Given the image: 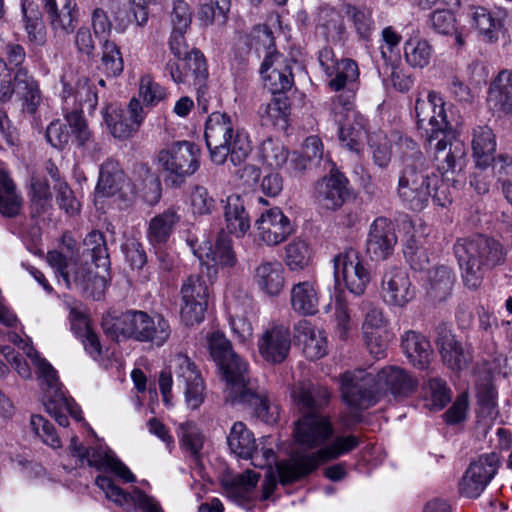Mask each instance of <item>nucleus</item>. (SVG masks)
Returning a JSON list of instances; mask_svg holds the SVG:
<instances>
[{
	"instance_id": "1",
	"label": "nucleus",
	"mask_w": 512,
	"mask_h": 512,
	"mask_svg": "<svg viewBox=\"0 0 512 512\" xmlns=\"http://www.w3.org/2000/svg\"><path fill=\"white\" fill-rule=\"evenodd\" d=\"M343 400L352 408L367 409L381 394L391 393L395 398H407L418 388V380L402 367L391 365L376 375L364 369L346 371L341 375Z\"/></svg>"
},
{
	"instance_id": "2",
	"label": "nucleus",
	"mask_w": 512,
	"mask_h": 512,
	"mask_svg": "<svg viewBox=\"0 0 512 512\" xmlns=\"http://www.w3.org/2000/svg\"><path fill=\"white\" fill-rule=\"evenodd\" d=\"M453 249L462 269L464 284L473 290L481 285L486 271L504 264L506 260L503 245L483 234L458 239Z\"/></svg>"
},
{
	"instance_id": "3",
	"label": "nucleus",
	"mask_w": 512,
	"mask_h": 512,
	"mask_svg": "<svg viewBox=\"0 0 512 512\" xmlns=\"http://www.w3.org/2000/svg\"><path fill=\"white\" fill-rule=\"evenodd\" d=\"M330 393L322 386H301L297 400L303 417L294 430L296 442L306 448L325 444L333 435V427L324 408L328 405Z\"/></svg>"
},
{
	"instance_id": "4",
	"label": "nucleus",
	"mask_w": 512,
	"mask_h": 512,
	"mask_svg": "<svg viewBox=\"0 0 512 512\" xmlns=\"http://www.w3.org/2000/svg\"><path fill=\"white\" fill-rule=\"evenodd\" d=\"M318 61L328 77V87L335 92L330 103V115L336 120L341 115L352 112L356 92L359 87V68L350 58L338 59L331 47H323L318 53Z\"/></svg>"
},
{
	"instance_id": "5",
	"label": "nucleus",
	"mask_w": 512,
	"mask_h": 512,
	"mask_svg": "<svg viewBox=\"0 0 512 512\" xmlns=\"http://www.w3.org/2000/svg\"><path fill=\"white\" fill-rule=\"evenodd\" d=\"M205 141L210 151L211 160L220 165L228 155L234 164H240L252 151L247 133L234 131L231 117L226 113H211L205 125Z\"/></svg>"
},
{
	"instance_id": "6",
	"label": "nucleus",
	"mask_w": 512,
	"mask_h": 512,
	"mask_svg": "<svg viewBox=\"0 0 512 512\" xmlns=\"http://www.w3.org/2000/svg\"><path fill=\"white\" fill-rule=\"evenodd\" d=\"M104 333L113 340L120 337L141 342H152L162 346L169 338L171 329L162 316L150 317L143 311L130 310L119 317H105L102 320Z\"/></svg>"
},
{
	"instance_id": "7",
	"label": "nucleus",
	"mask_w": 512,
	"mask_h": 512,
	"mask_svg": "<svg viewBox=\"0 0 512 512\" xmlns=\"http://www.w3.org/2000/svg\"><path fill=\"white\" fill-rule=\"evenodd\" d=\"M359 445L354 435L337 437L334 441L310 454L295 453L290 461L276 464L277 473L282 484L295 482L316 470L320 465L335 460Z\"/></svg>"
},
{
	"instance_id": "8",
	"label": "nucleus",
	"mask_w": 512,
	"mask_h": 512,
	"mask_svg": "<svg viewBox=\"0 0 512 512\" xmlns=\"http://www.w3.org/2000/svg\"><path fill=\"white\" fill-rule=\"evenodd\" d=\"M439 183V175L427 171V166H421L419 160L416 165L407 163L399 171L396 193L407 208L421 211L427 207L432 195V186Z\"/></svg>"
},
{
	"instance_id": "9",
	"label": "nucleus",
	"mask_w": 512,
	"mask_h": 512,
	"mask_svg": "<svg viewBox=\"0 0 512 512\" xmlns=\"http://www.w3.org/2000/svg\"><path fill=\"white\" fill-rule=\"evenodd\" d=\"M258 41L263 42L266 54L259 73L263 80V86L272 95H284L294 84V77L288 60L279 53L274 44L273 31L267 26L258 25Z\"/></svg>"
},
{
	"instance_id": "10",
	"label": "nucleus",
	"mask_w": 512,
	"mask_h": 512,
	"mask_svg": "<svg viewBox=\"0 0 512 512\" xmlns=\"http://www.w3.org/2000/svg\"><path fill=\"white\" fill-rule=\"evenodd\" d=\"M49 265L62 277L68 288L82 291L86 296L99 300L106 289V278L98 275L87 264H78L58 251L47 254Z\"/></svg>"
},
{
	"instance_id": "11",
	"label": "nucleus",
	"mask_w": 512,
	"mask_h": 512,
	"mask_svg": "<svg viewBox=\"0 0 512 512\" xmlns=\"http://www.w3.org/2000/svg\"><path fill=\"white\" fill-rule=\"evenodd\" d=\"M158 164L166 174V180L181 185L200 166V149L190 141H176L159 151Z\"/></svg>"
},
{
	"instance_id": "12",
	"label": "nucleus",
	"mask_w": 512,
	"mask_h": 512,
	"mask_svg": "<svg viewBox=\"0 0 512 512\" xmlns=\"http://www.w3.org/2000/svg\"><path fill=\"white\" fill-rule=\"evenodd\" d=\"M166 71L176 84L193 86L197 90L198 105L203 112L208 110L209 96L206 88L208 71L203 54L196 49L178 61H169Z\"/></svg>"
},
{
	"instance_id": "13",
	"label": "nucleus",
	"mask_w": 512,
	"mask_h": 512,
	"mask_svg": "<svg viewBox=\"0 0 512 512\" xmlns=\"http://www.w3.org/2000/svg\"><path fill=\"white\" fill-rule=\"evenodd\" d=\"M444 106L442 96L436 91H429L426 99L418 97L415 101L417 127L425 130L426 141L431 147L443 131L453 127L447 120Z\"/></svg>"
},
{
	"instance_id": "14",
	"label": "nucleus",
	"mask_w": 512,
	"mask_h": 512,
	"mask_svg": "<svg viewBox=\"0 0 512 512\" xmlns=\"http://www.w3.org/2000/svg\"><path fill=\"white\" fill-rule=\"evenodd\" d=\"M429 149L433 150L434 160L442 173L461 172L466 166V147L452 128L438 136Z\"/></svg>"
},
{
	"instance_id": "15",
	"label": "nucleus",
	"mask_w": 512,
	"mask_h": 512,
	"mask_svg": "<svg viewBox=\"0 0 512 512\" xmlns=\"http://www.w3.org/2000/svg\"><path fill=\"white\" fill-rule=\"evenodd\" d=\"M334 276L336 282L342 280L354 295H362L370 282V273L365 268L359 253L347 249L334 258Z\"/></svg>"
},
{
	"instance_id": "16",
	"label": "nucleus",
	"mask_w": 512,
	"mask_h": 512,
	"mask_svg": "<svg viewBox=\"0 0 512 512\" xmlns=\"http://www.w3.org/2000/svg\"><path fill=\"white\" fill-rule=\"evenodd\" d=\"M226 382V398L232 403L251 401L253 393L248 388V364L237 353L216 363Z\"/></svg>"
},
{
	"instance_id": "17",
	"label": "nucleus",
	"mask_w": 512,
	"mask_h": 512,
	"mask_svg": "<svg viewBox=\"0 0 512 512\" xmlns=\"http://www.w3.org/2000/svg\"><path fill=\"white\" fill-rule=\"evenodd\" d=\"M209 288L200 276L191 275L181 287V318L186 325L200 323L208 306Z\"/></svg>"
},
{
	"instance_id": "18",
	"label": "nucleus",
	"mask_w": 512,
	"mask_h": 512,
	"mask_svg": "<svg viewBox=\"0 0 512 512\" xmlns=\"http://www.w3.org/2000/svg\"><path fill=\"white\" fill-rule=\"evenodd\" d=\"M381 295L385 303L397 307L406 306L415 297V291L404 268L387 267L382 277Z\"/></svg>"
},
{
	"instance_id": "19",
	"label": "nucleus",
	"mask_w": 512,
	"mask_h": 512,
	"mask_svg": "<svg viewBox=\"0 0 512 512\" xmlns=\"http://www.w3.org/2000/svg\"><path fill=\"white\" fill-rule=\"evenodd\" d=\"M43 11L52 31L61 36L72 34L79 21L75 0H41Z\"/></svg>"
},
{
	"instance_id": "20",
	"label": "nucleus",
	"mask_w": 512,
	"mask_h": 512,
	"mask_svg": "<svg viewBox=\"0 0 512 512\" xmlns=\"http://www.w3.org/2000/svg\"><path fill=\"white\" fill-rule=\"evenodd\" d=\"M397 243L395 228L391 220L385 217L376 218L370 226L366 241V249L372 259H387L394 251Z\"/></svg>"
},
{
	"instance_id": "21",
	"label": "nucleus",
	"mask_w": 512,
	"mask_h": 512,
	"mask_svg": "<svg viewBox=\"0 0 512 512\" xmlns=\"http://www.w3.org/2000/svg\"><path fill=\"white\" fill-rule=\"evenodd\" d=\"M292 230L290 220L278 207L266 209L258 218V239L267 245L283 242Z\"/></svg>"
},
{
	"instance_id": "22",
	"label": "nucleus",
	"mask_w": 512,
	"mask_h": 512,
	"mask_svg": "<svg viewBox=\"0 0 512 512\" xmlns=\"http://www.w3.org/2000/svg\"><path fill=\"white\" fill-rule=\"evenodd\" d=\"M489 109L499 117L512 116V71L503 69L491 80L487 91Z\"/></svg>"
},
{
	"instance_id": "23",
	"label": "nucleus",
	"mask_w": 512,
	"mask_h": 512,
	"mask_svg": "<svg viewBox=\"0 0 512 512\" xmlns=\"http://www.w3.org/2000/svg\"><path fill=\"white\" fill-rule=\"evenodd\" d=\"M347 185V178L339 171L332 170L329 176L316 183L315 198L324 208L337 209L349 196Z\"/></svg>"
},
{
	"instance_id": "24",
	"label": "nucleus",
	"mask_w": 512,
	"mask_h": 512,
	"mask_svg": "<svg viewBox=\"0 0 512 512\" xmlns=\"http://www.w3.org/2000/svg\"><path fill=\"white\" fill-rule=\"evenodd\" d=\"M340 120H336L332 117L335 123L339 125V140L346 146L350 151L360 152L364 141L368 135V120L355 111V105L353 106L352 112L341 115Z\"/></svg>"
},
{
	"instance_id": "25",
	"label": "nucleus",
	"mask_w": 512,
	"mask_h": 512,
	"mask_svg": "<svg viewBox=\"0 0 512 512\" xmlns=\"http://www.w3.org/2000/svg\"><path fill=\"white\" fill-rule=\"evenodd\" d=\"M290 346L289 329L283 325H273L263 332L258 351L266 361L281 363L287 357Z\"/></svg>"
},
{
	"instance_id": "26",
	"label": "nucleus",
	"mask_w": 512,
	"mask_h": 512,
	"mask_svg": "<svg viewBox=\"0 0 512 512\" xmlns=\"http://www.w3.org/2000/svg\"><path fill=\"white\" fill-rule=\"evenodd\" d=\"M14 81L21 102V114L36 119L42 103V93L38 82L27 69L15 72Z\"/></svg>"
},
{
	"instance_id": "27",
	"label": "nucleus",
	"mask_w": 512,
	"mask_h": 512,
	"mask_svg": "<svg viewBox=\"0 0 512 512\" xmlns=\"http://www.w3.org/2000/svg\"><path fill=\"white\" fill-rule=\"evenodd\" d=\"M194 253L205 265L231 267L236 262L231 239L224 232L219 233L214 245L204 241Z\"/></svg>"
},
{
	"instance_id": "28",
	"label": "nucleus",
	"mask_w": 512,
	"mask_h": 512,
	"mask_svg": "<svg viewBox=\"0 0 512 512\" xmlns=\"http://www.w3.org/2000/svg\"><path fill=\"white\" fill-rule=\"evenodd\" d=\"M63 88V110L65 113L78 110L82 114L84 108L92 112L97 106L98 95L95 87L90 84L88 79H80L74 92L72 87L66 82H63Z\"/></svg>"
},
{
	"instance_id": "29",
	"label": "nucleus",
	"mask_w": 512,
	"mask_h": 512,
	"mask_svg": "<svg viewBox=\"0 0 512 512\" xmlns=\"http://www.w3.org/2000/svg\"><path fill=\"white\" fill-rule=\"evenodd\" d=\"M225 492L238 505L250 510L255 506L256 474L247 469L242 474L224 483Z\"/></svg>"
},
{
	"instance_id": "30",
	"label": "nucleus",
	"mask_w": 512,
	"mask_h": 512,
	"mask_svg": "<svg viewBox=\"0 0 512 512\" xmlns=\"http://www.w3.org/2000/svg\"><path fill=\"white\" fill-rule=\"evenodd\" d=\"M315 26L323 37L330 42H343L347 36V30L340 13L332 6L321 5L317 8Z\"/></svg>"
},
{
	"instance_id": "31",
	"label": "nucleus",
	"mask_w": 512,
	"mask_h": 512,
	"mask_svg": "<svg viewBox=\"0 0 512 512\" xmlns=\"http://www.w3.org/2000/svg\"><path fill=\"white\" fill-rule=\"evenodd\" d=\"M181 220V215L178 209L169 207L163 212L152 217L148 223L146 232L147 239L153 246L165 244L178 223Z\"/></svg>"
},
{
	"instance_id": "32",
	"label": "nucleus",
	"mask_w": 512,
	"mask_h": 512,
	"mask_svg": "<svg viewBox=\"0 0 512 512\" xmlns=\"http://www.w3.org/2000/svg\"><path fill=\"white\" fill-rule=\"evenodd\" d=\"M472 153L477 167L489 168L496 151V137L487 126H477L472 131Z\"/></svg>"
},
{
	"instance_id": "33",
	"label": "nucleus",
	"mask_w": 512,
	"mask_h": 512,
	"mask_svg": "<svg viewBox=\"0 0 512 512\" xmlns=\"http://www.w3.org/2000/svg\"><path fill=\"white\" fill-rule=\"evenodd\" d=\"M401 346L414 367L422 370L428 368L432 350L425 336L415 331H408L402 337Z\"/></svg>"
},
{
	"instance_id": "34",
	"label": "nucleus",
	"mask_w": 512,
	"mask_h": 512,
	"mask_svg": "<svg viewBox=\"0 0 512 512\" xmlns=\"http://www.w3.org/2000/svg\"><path fill=\"white\" fill-rule=\"evenodd\" d=\"M22 20L28 41L36 46L46 42L47 31L38 5L32 0L22 1Z\"/></svg>"
},
{
	"instance_id": "35",
	"label": "nucleus",
	"mask_w": 512,
	"mask_h": 512,
	"mask_svg": "<svg viewBox=\"0 0 512 512\" xmlns=\"http://www.w3.org/2000/svg\"><path fill=\"white\" fill-rule=\"evenodd\" d=\"M224 217L229 233L243 236L250 228V220L240 195L232 194L224 201Z\"/></svg>"
},
{
	"instance_id": "36",
	"label": "nucleus",
	"mask_w": 512,
	"mask_h": 512,
	"mask_svg": "<svg viewBox=\"0 0 512 512\" xmlns=\"http://www.w3.org/2000/svg\"><path fill=\"white\" fill-rule=\"evenodd\" d=\"M469 16L472 25L478 30L484 41L494 43L498 40L503 29V22L499 16L482 6L471 7Z\"/></svg>"
},
{
	"instance_id": "37",
	"label": "nucleus",
	"mask_w": 512,
	"mask_h": 512,
	"mask_svg": "<svg viewBox=\"0 0 512 512\" xmlns=\"http://www.w3.org/2000/svg\"><path fill=\"white\" fill-rule=\"evenodd\" d=\"M292 309L301 315H315L318 312L319 293L314 282L303 281L295 284L290 293Z\"/></svg>"
},
{
	"instance_id": "38",
	"label": "nucleus",
	"mask_w": 512,
	"mask_h": 512,
	"mask_svg": "<svg viewBox=\"0 0 512 512\" xmlns=\"http://www.w3.org/2000/svg\"><path fill=\"white\" fill-rule=\"evenodd\" d=\"M342 11L352 23V27L359 39L369 41L375 30L372 8L366 5L343 3Z\"/></svg>"
},
{
	"instance_id": "39",
	"label": "nucleus",
	"mask_w": 512,
	"mask_h": 512,
	"mask_svg": "<svg viewBox=\"0 0 512 512\" xmlns=\"http://www.w3.org/2000/svg\"><path fill=\"white\" fill-rule=\"evenodd\" d=\"M65 119L72 130L77 144L84 148L93 160H98L101 146L94 141L83 115L78 110H72L65 113Z\"/></svg>"
},
{
	"instance_id": "40",
	"label": "nucleus",
	"mask_w": 512,
	"mask_h": 512,
	"mask_svg": "<svg viewBox=\"0 0 512 512\" xmlns=\"http://www.w3.org/2000/svg\"><path fill=\"white\" fill-rule=\"evenodd\" d=\"M228 446L238 458L250 460L256 451V439L253 431L243 422H235L227 437Z\"/></svg>"
},
{
	"instance_id": "41",
	"label": "nucleus",
	"mask_w": 512,
	"mask_h": 512,
	"mask_svg": "<svg viewBox=\"0 0 512 512\" xmlns=\"http://www.w3.org/2000/svg\"><path fill=\"white\" fill-rule=\"evenodd\" d=\"M299 340L303 342V352L311 360L322 358L327 354V338L325 332L313 328L308 322L299 323Z\"/></svg>"
},
{
	"instance_id": "42",
	"label": "nucleus",
	"mask_w": 512,
	"mask_h": 512,
	"mask_svg": "<svg viewBox=\"0 0 512 512\" xmlns=\"http://www.w3.org/2000/svg\"><path fill=\"white\" fill-rule=\"evenodd\" d=\"M455 282V275L450 267L440 265L428 273L427 294L434 301H444L450 294Z\"/></svg>"
},
{
	"instance_id": "43",
	"label": "nucleus",
	"mask_w": 512,
	"mask_h": 512,
	"mask_svg": "<svg viewBox=\"0 0 512 512\" xmlns=\"http://www.w3.org/2000/svg\"><path fill=\"white\" fill-rule=\"evenodd\" d=\"M437 346L444 364L449 369L461 371L467 367L470 356L464 352L461 344L452 335L448 333L441 335L437 339Z\"/></svg>"
},
{
	"instance_id": "44",
	"label": "nucleus",
	"mask_w": 512,
	"mask_h": 512,
	"mask_svg": "<svg viewBox=\"0 0 512 512\" xmlns=\"http://www.w3.org/2000/svg\"><path fill=\"white\" fill-rule=\"evenodd\" d=\"M124 173L117 161L107 159L100 167L96 194L102 197L115 195L122 186Z\"/></svg>"
},
{
	"instance_id": "45",
	"label": "nucleus",
	"mask_w": 512,
	"mask_h": 512,
	"mask_svg": "<svg viewBox=\"0 0 512 512\" xmlns=\"http://www.w3.org/2000/svg\"><path fill=\"white\" fill-rule=\"evenodd\" d=\"M284 269L280 262H266L258 267V287L268 296H277L284 287Z\"/></svg>"
},
{
	"instance_id": "46",
	"label": "nucleus",
	"mask_w": 512,
	"mask_h": 512,
	"mask_svg": "<svg viewBox=\"0 0 512 512\" xmlns=\"http://www.w3.org/2000/svg\"><path fill=\"white\" fill-rule=\"evenodd\" d=\"M434 54L431 43L423 38H410L404 43V59L412 68L423 69L427 67Z\"/></svg>"
},
{
	"instance_id": "47",
	"label": "nucleus",
	"mask_w": 512,
	"mask_h": 512,
	"mask_svg": "<svg viewBox=\"0 0 512 512\" xmlns=\"http://www.w3.org/2000/svg\"><path fill=\"white\" fill-rule=\"evenodd\" d=\"M23 199L6 172L0 170V213L5 217L17 216L22 208Z\"/></svg>"
},
{
	"instance_id": "48",
	"label": "nucleus",
	"mask_w": 512,
	"mask_h": 512,
	"mask_svg": "<svg viewBox=\"0 0 512 512\" xmlns=\"http://www.w3.org/2000/svg\"><path fill=\"white\" fill-rule=\"evenodd\" d=\"M103 118L108 130L115 138H128L138 130L124 111L115 105L106 107Z\"/></svg>"
},
{
	"instance_id": "49",
	"label": "nucleus",
	"mask_w": 512,
	"mask_h": 512,
	"mask_svg": "<svg viewBox=\"0 0 512 512\" xmlns=\"http://www.w3.org/2000/svg\"><path fill=\"white\" fill-rule=\"evenodd\" d=\"M177 434L181 447L193 457H198L203 448L205 436L197 424L193 421L180 423L178 425Z\"/></svg>"
},
{
	"instance_id": "50",
	"label": "nucleus",
	"mask_w": 512,
	"mask_h": 512,
	"mask_svg": "<svg viewBox=\"0 0 512 512\" xmlns=\"http://www.w3.org/2000/svg\"><path fill=\"white\" fill-rule=\"evenodd\" d=\"M138 96L146 106L155 107L167 99L168 92L150 74H144L139 79Z\"/></svg>"
},
{
	"instance_id": "51",
	"label": "nucleus",
	"mask_w": 512,
	"mask_h": 512,
	"mask_svg": "<svg viewBox=\"0 0 512 512\" xmlns=\"http://www.w3.org/2000/svg\"><path fill=\"white\" fill-rule=\"evenodd\" d=\"M476 398L481 417H493L497 414V391L494 384L485 379L476 384Z\"/></svg>"
},
{
	"instance_id": "52",
	"label": "nucleus",
	"mask_w": 512,
	"mask_h": 512,
	"mask_svg": "<svg viewBox=\"0 0 512 512\" xmlns=\"http://www.w3.org/2000/svg\"><path fill=\"white\" fill-rule=\"evenodd\" d=\"M170 370L175 375L179 386L202 377L195 363L183 353H177L173 356Z\"/></svg>"
},
{
	"instance_id": "53",
	"label": "nucleus",
	"mask_w": 512,
	"mask_h": 512,
	"mask_svg": "<svg viewBox=\"0 0 512 512\" xmlns=\"http://www.w3.org/2000/svg\"><path fill=\"white\" fill-rule=\"evenodd\" d=\"M101 63L107 75L119 76L124 68L123 58L115 42L104 39L101 43Z\"/></svg>"
},
{
	"instance_id": "54",
	"label": "nucleus",
	"mask_w": 512,
	"mask_h": 512,
	"mask_svg": "<svg viewBox=\"0 0 512 512\" xmlns=\"http://www.w3.org/2000/svg\"><path fill=\"white\" fill-rule=\"evenodd\" d=\"M142 179L135 184L136 193L148 204H156L161 197V184L158 177L148 169L141 172Z\"/></svg>"
},
{
	"instance_id": "55",
	"label": "nucleus",
	"mask_w": 512,
	"mask_h": 512,
	"mask_svg": "<svg viewBox=\"0 0 512 512\" xmlns=\"http://www.w3.org/2000/svg\"><path fill=\"white\" fill-rule=\"evenodd\" d=\"M423 389L425 397L431 402L430 406L434 410H441L450 401V391L441 378H429Z\"/></svg>"
},
{
	"instance_id": "56",
	"label": "nucleus",
	"mask_w": 512,
	"mask_h": 512,
	"mask_svg": "<svg viewBox=\"0 0 512 512\" xmlns=\"http://www.w3.org/2000/svg\"><path fill=\"white\" fill-rule=\"evenodd\" d=\"M311 251L302 240H293L286 246V265L290 270H302L310 261Z\"/></svg>"
},
{
	"instance_id": "57",
	"label": "nucleus",
	"mask_w": 512,
	"mask_h": 512,
	"mask_svg": "<svg viewBox=\"0 0 512 512\" xmlns=\"http://www.w3.org/2000/svg\"><path fill=\"white\" fill-rule=\"evenodd\" d=\"M428 27L440 35H452L456 32V18L450 9H436L427 20Z\"/></svg>"
},
{
	"instance_id": "58",
	"label": "nucleus",
	"mask_w": 512,
	"mask_h": 512,
	"mask_svg": "<svg viewBox=\"0 0 512 512\" xmlns=\"http://www.w3.org/2000/svg\"><path fill=\"white\" fill-rule=\"evenodd\" d=\"M95 484L105 493L106 498L119 506H125L129 503L134 504V490L132 493L125 492L117 486L113 480L107 476L99 475L95 479Z\"/></svg>"
},
{
	"instance_id": "59",
	"label": "nucleus",
	"mask_w": 512,
	"mask_h": 512,
	"mask_svg": "<svg viewBox=\"0 0 512 512\" xmlns=\"http://www.w3.org/2000/svg\"><path fill=\"white\" fill-rule=\"evenodd\" d=\"M499 456L495 452L483 454L470 463L468 468H474L475 474H478L482 481L489 484L499 468Z\"/></svg>"
},
{
	"instance_id": "60",
	"label": "nucleus",
	"mask_w": 512,
	"mask_h": 512,
	"mask_svg": "<svg viewBox=\"0 0 512 512\" xmlns=\"http://www.w3.org/2000/svg\"><path fill=\"white\" fill-rule=\"evenodd\" d=\"M84 253L87 252L97 267L107 264V248L103 236L99 232L90 233L84 240Z\"/></svg>"
},
{
	"instance_id": "61",
	"label": "nucleus",
	"mask_w": 512,
	"mask_h": 512,
	"mask_svg": "<svg viewBox=\"0 0 512 512\" xmlns=\"http://www.w3.org/2000/svg\"><path fill=\"white\" fill-rule=\"evenodd\" d=\"M54 190L56 192V202L60 209L69 215H76L80 210V203L68 184L61 179H57Z\"/></svg>"
},
{
	"instance_id": "62",
	"label": "nucleus",
	"mask_w": 512,
	"mask_h": 512,
	"mask_svg": "<svg viewBox=\"0 0 512 512\" xmlns=\"http://www.w3.org/2000/svg\"><path fill=\"white\" fill-rule=\"evenodd\" d=\"M148 17L146 0H129V5L126 10V21L121 20L117 29L123 32L130 23H135L137 26L142 27L147 23Z\"/></svg>"
},
{
	"instance_id": "63",
	"label": "nucleus",
	"mask_w": 512,
	"mask_h": 512,
	"mask_svg": "<svg viewBox=\"0 0 512 512\" xmlns=\"http://www.w3.org/2000/svg\"><path fill=\"white\" fill-rule=\"evenodd\" d=\"M30 424L35 434L39 436L45 444L54 449L61 447L60 438L55 433L53 425L44 417L32 415Z\"/></svg>"
},
{
	"instance_id": "64",
	"label": "nucleus",
	"mask_w": 512,
	"mask_h": 512,
	"mask_svg": "<svg viewBox=\"0 0 512 512\" xmlns=\"http://www.w3.org/2000/svg\"><path fill=\"white\" fill-rule=\"evenodd\" d=\"M208 343L210 354L215 363H223L224 359L236 354L230 341L221 332H213L208 339Z\"/></svg>"
}]
</instances>
